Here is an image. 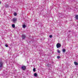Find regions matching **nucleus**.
<instances>
[{"label":"nucleus","mask_w":78,"mask_h":78,"mask_svg":"<svg viewBox=\"0 0 78 78\" xmlns=\"http://www.w3.org/2000/svg\"><path fill=\"white\" fill-rule=\"evenodd\" d=\"M61 45L59 43H57L56 44V47L57 48H60V47H61Z\"/></svg>","instance_id":"2"},{"label":"nucleus","mask_w":78,"mask_h":78,"mask_svg":"<svg viewBox=\"0 0 78 78\" xmlns=\"http://www.w3.org/2000/svg\"><path fill=\"white\" fill-rule=\"evenodd\" d=\"M57 58H58V59H59V58H60V57L59 56H57Z\"/></svg>","instance_id":"16"},{"label":"nucleus","mask_w":78,"mask_h":78,"mask_svg":"<svg viewBox=\"0 0 78 78\" xmlns=\"http://www.w3.org/2000/svg\"><path fill=\"white\" fill-rule=\"evenodd\" d=\"M74 64H75V65L76 66L77 65H78V63L77 62H74Z\"/></svg>","instance_id":"7"},{"label":"nucleus","mask_w":78,"mask_h":78,"mask_svg":"<svg viewBox=\"0 0 78 78\" xmlns=\"http://www.w3.org/2000/svg\"><path fill=\"white\" fill-rule=\"evenodd\" d=\"M75 18L76 19H78V15H76L75 16Z\"/></svg>","instance_id":"10"},{"label":"nucleus","mask_w":78,"mask_h":78,"mask_svg":"<svg viewBox=\"0 0 78 78\" xmlns=\"http://www.w3.org/2000/svg\"><path fill=\"white\" fill-rule=\"evenodd\" d=\"M62 51L63 53H65V52L66 51V49H63Z\"/></svg>","instance_id":"11"},{"label":"nucleus","mask_w":78,"mask_h":78,"mask_svg":"<svg viewBox=\"0 0 78 78\" xmlns=\"http://www.w3.org/2000/svg\"><path fill=\"white\" fill-rule=\"evenodd\" d=\"M57 51L58 53H61V52L60 51H59V49H58L57 50Z\"/></svg>","instance_id":"8"},{"label":"nucleus","mask_w":78,"mask_h":78,"mask_svg":"<svg viewBox=\"0 0 78 78\" xmlns=\"http://www.w3.org/2000/svg\"><path fill=\"white\" fill-rule=\"evenodd\" d=\"M17 18H14L12 19V21L13 23H16V22L17 21Z\"/></svg>","instance_id":"1"},{"label":"nucleus","mask_w":78,"mask_h":78,"mask_svg":"<svg viewBox=\"0 0 78 78\" xmlns=\"http://www.w3.org/2000/svg\"><path fill=\"white\" fill-rule=\"evenodd\" d=\"M52 37H53V36H52V35H50L49 36V37H50V38H51Z\"/></svg>","instance_id":"15"},{"label":"nucleus","mask_w":78,"mask_h":78,"mask_svg":"<svg viewBox=\"0 0 78 78\" xmlns=\"http://www.w3.org/2000/svg\"><path fill=\"white\" fill-rule=\"evenodd\" d=\"M12 27L13 28H15V24H12Z\"/></svg>","instance_id":"12"},{"label":"nucleus","mask_w":78,"mask_h":78,"mask_svg":"<svg viewBox=\"0 0 78 78\" xmlns=\"http://www.w3.org/2000/svg\"><path fill=\"white\" fill-rule=\"evenodd\" d=\"M33 70L34 72H36V69H35V68H34L33 69Z\"/></svg>","instance_id":"14"},{"label":"nucleus","mask_w":78,"mask_h":78,"mask_svg":"<svg viewBox=\"0 0 78 78\" xmlns=\"http://www.w3.org/2000/svg\"><path fill=\"white\" fill-rule=\"evenodd\" d=\"M25 38V35H23L22 36V39H24Z\"/></svg>","instance_id":"5"},{"label":"nucleus","mask_w":78,"mask_h":78,"mask_svg":"<svg viewBox=\"0 0 78 78\" xmlns=\"http://www.w3.org/2000/svg\"><path fill=\"white\" fill-rule=\"evenodd\" d=\"M23 28H25L26 27V26L24 24L23 25Z\"/></svg>","instance_id":"9"},{"label":"nucleus","mask_w":78,"mask_h":78,"mask_svg":"<svg viewBox=\"0 0 78 78\" xmlns=\"http://www.w3.org/2000/svg\"><path fill=\"white\" fill-rule=\"evenodd\" d=\"M3 66V63L2 62H0V68H1V67H2Z\"/></svg>","instance_id":"4"},{"label":"nucleus","mask_w":78,"mask_h":78,"mask_svg":"<svg viewBox=\"0 0 78 78\" xmlns=\"http://www.w3.org/2000/svg\"><path fill=\"white\" fill-rule=\"evenodd\" d=\"M1 3V2H0V4Z\"/></svg>","instance_id":"18"},{"label":"nucleus","mask_w":78,"mask_h":78,"mask_svg":"<svg viewBox=\"0 0 78 78\" xmlns=\"http://www.w3.org/2000/svg\"><path fill=\"white\" fill-rule=\"evenodd\" d=\"M14 15L15 16H17V13H14Z\"/></svg>","instance_id":"13"},{"label":"nucleus","mask_w":78,"mask_h":78,"mask_svg":"<svg viewBox=\"0 0 78 78\" xmlns=\"http://www.w3.org/2000/svg\"><path fill=\"white\" fill-rule=\"evenodd\" d=\"M21 68L23 70H25L26 69V66H22Z\"/></svg>","instance_id":"3"},{"label":"nucleus","mask_w":78,"mask_h":78,"mask_svg":"<svg viewBox=\"0 0 78 78\" xmlns=\"http://www.w3.org/2000/svg\"><path fill=\"white\" fill-rule=\"evenodd\" d=\"M5 46L6 47H8V45L7 44L5 45Z\"/></svg>","instance_id":"17"},{"label":"nucleus","mask_w":78,"mask_h":78,"mask_svg":"<svg viewBox=\"0 0 78 78\" xmlns=\"http://www.w3.org/2000/svg\"><path fill=\"white\" fill-rule=\"evenodd\" d=\"M37 76V73H35L34 74V76H35V77H36Z\"/></svg>","instance_id":"6"}]
</instances>
